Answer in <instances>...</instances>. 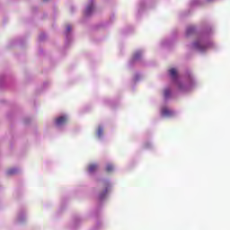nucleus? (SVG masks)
<instances>
[{"mask_svg":"<svg viewBox=\"0 0 230 230\" xmlns=\"http://www.w3.org/2000/svg\"><path fill=\"white\" fill-rule=\"evenodd\" d=\"M66 122H67L66 117L61 116V117L56 119V125L58 127H60L61 125H65V123H66Z\"/></svg>","mask_w":230,"mask_h":230,"instance_id":"obj_1","label":"nucleus"},{"mask_svg":"<svg viewBox=\"0 0 230 230\" xmlns=\"http://www.w3.org/2000/svg\"><path fill=\"white\" fill-rule=\"evenodd\" d=\"M96 170H98V164H91L88 165V172L90 173H94V172H96Z\"/></svg>","mask_w":230,"mask_h":230,"instance_id":"obj_2","label":"nucleus"},{"mask_svg":"<svg viewBox=\"0 0 230 230\" xmlns=\"http://www.w3.org/2000/svg\"><path fill=\"white\" fill-rule=\"evenodd\" d=\"M162 114L163 116H173V111L168 108H164L162 110Z\"/></svg>","mask_w":230,"mask_h":230,"instance_id":"obj_3","label":"nucleus"},{"mask_svg":"<svg viewBox=\"0 0 230 230\" xmlns=\"http://www.w3.org/2000/svg\"><path fill=\"white\" fill-rule=\"evenodd\" d=\"M93 11H94V5L92 4L91 5H88L86 7L84 13L85 15H91V13H93Z\"/></svg>","mask_w":230,"mask_h":230,"instance_id":"obj_4","label":"nucleus"},{"mask_svg":"<svg viewBox=\"0 0 230 230\" xmlns=\"http://www.w3.org/2000/svg\"><path fill=\"white\" fill-rule=\"evenodd\" d=\"M169 75L172 76V78L175 79L177 78V70L175 68H171L169 70Z\"/></svg>","mask_w":230,"mask_h":230,"instance_id":"obj_5","label":"nucleus"},{"mask_svg":"<svg viewBox=\"0 0 230 230\" xmlns=\"http://www.w3.org/2000/svg\"><path fill=\"white\" fill-rule=\"evenodd\" d=\"M186 33L187 35H191L192 33H195V27L193 26L188 27Z\"/></svg>","mask_w":230,"mask_h":230,"instance_id":"obj_6","label":"nucleus"},{"mask_svg":"<svg viewBox=\"0 0 230 230\" xmlns=\"http://www.w3.org/2000/svg\"><path fill=\"white\" fill-rule=\"evenodd\" d=\"M97 136L98 137H102V136H103V128L102 126H99L97 128Z\"/></svg>","mask_w":230,"mask_h":230,"instance_id":"obj_7","label":"nucleus"},{"mask_svg":"<svg viewBox=\"0 0 230 230\" xmlns=\"http://www.w3.org/2000/svg\"><path fill=\"white\" fill-rule=\"evenodd\" d=\"M112 170H114V166L111 164H109L107 166H106V172L108 173H111V172H112Z\"/></svg>","mask_w":230,"mask_h":230,"instance_id":"obj_8","label":"nucleus"},{"mask_svg":"<svg viewBox=\"0 0 230 230\" xmlns=\"http://www.w3.org/2000/svg\"><path fill=\"white\" fill-rule=\"evenodd\" d=\"M195 48H197V49H199V51H204V47H202V45H200L199 43H195Z\"/></svg>","mask_w":230,"mask_h":230,"instance_id":"obj_9","label":"nucleus"},{"mask_svg":"<svg viewBox=\"0 0 230 230\" xmlns=\"http://www.w3.org/2000/svg\"><path fill=\"white\" fill-rule=\"evenodd\" d=\"M172 94V92L170 91V89H166L164 91V96L165 98H170V95Z\"/></svg>","mask_w":230,"mask_h":230,"instance_id":"obj_10","label":"nucleus"},{"mask_svg":"<svg viewBox=\"0 0 230 230\" xmlns=\"http://www.w3.org/2000/svg\"><path fill=\"white\" fill-rule=\"evenodd\" d=\"M8 175H13V173H17V170L16 169H10L9 171H7Z\"/></svg>","mask_w":230,"mask_h":230,"instance_id":"obj_11","label":"nucleus"},{"mask_svg":"<svg viewBox=\"0 0 230 230\" xmlns=\"http://www.w3.org/2000/svg\"><path fill=\"white\" fill-rule=\"evenodd\" d=\"M139 57H141V51H137L135 54H134V59H137L139 58Z\"/></svg>","mask_w":230,"mask_h":230,"instance_id":"obj_12","label":"nucleus"},{"mask_svg":"<svg viewBox=\"0 0 230 230\" xmlns=\"http://www.w3.org/2000/svg\"><path fill=\"white\" fill-rule=\"evenodd\" d=\"M66 31H68V32L71 31V26L70 25L66 26Z\"/></svg>","mask_w":230,"mask_h":230,"instance_id":"obj_13","label":"nucleus"},{"mask_svg":"<svg viewBox=\"0 0 230 230\" xmlns=\"http://www.w3.org/2000/svg\"><path fill=\"white\" fill-rule=\"evenodd\" d=\"M43 1H48V0H43Z\"/></svg>","mask_w":230,"mask_h":230,"instance_id":"obj_14","label":"nucleus"}]
</instances>
